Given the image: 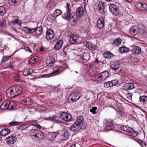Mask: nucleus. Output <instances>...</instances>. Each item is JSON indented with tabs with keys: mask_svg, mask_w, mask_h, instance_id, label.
Masks as SVG:
<instances>
[{
	"mask_svg": "<svg viewBox=\"0 0 147 147\" xmlns=\"http://www.w3.org/2000/svg\"><path fill=\"white\" fill-rule=\"evenodd\" d=\"M84 121V119L83 117L80 116L77 118L76 121L74 123L80 126H81V127L84 129L86 127V125L83 123Z\"/></svg>",
	"mask_w": 147,
	"mask_h": 147,
	"instance_id": "8",
	"label": "nucleus"
},
{
	"mask_svg": "<svg viewBox=\"0 0 147 147\" xmlns=\"http://www.w3.org/2000/svg\"><path fill=\"white\" fill-rule=\"evenodd\" d=\"M115 125L114 124H112L110 125L107 126L105 127V129L107 130H109L112 129L115 127Z\"/></svg>",
	"mask_w": 147,
	"mask_h": 147,
	"instance_id": "48",
	"label": "nucleus"
},
{
	"mask_svg": "<svg viewBox=\"0 0 147 147\" xmlns=\"http://www.w3.org/2000/svg\"><path fill=\"white\" fill-rule=\"evenodd\" d=\"M37 105L38 107L37 108L40 109L42 111H45L44 107L38 104H37Z\"/></svg>",
	"mask_w": 147,
	"mask_h": 147,
	"instance_id": "54",
	"label": "nucleus"
},
{
	"mask_svg": "<svg viewBox=\"0 0 147 147\" xmlns=\"http://www.w3.org/2000/svg\"><path fill=\"white\" fill-rule=\"evenodd\" d=\"M18 122L15 121H13L9 123V125L11 126H14L18 124Z\"/></svg>",
	"mask_w": 147,
	"mask_h": 147,
	"instance_id": "56",
	"label": "nucleus"
},
{
	"mask_svg": "<svg viewBox=\"0 0 147 147\" xmlns=\"http://www.w3.org/2000/svg\"><path fill=\"white\" fill-rule=\"evenodd\" d=\"M19 20L16 17H13L12 19L9 22L11 25H15L19 23Z\"/></svg>",
	"mask_w": 147,
	"mask_h": 147,
	"instance_id": "27",
	"label": "nucleus"
},
{
	"mask_svg": "<svg viewBox=\"0 0 147 147\" xmlns=\"http://www.w3.org/2000/svg\"><path fill=\"white\" fill-rule=\"evenodd\" d=\"M35 33L36 35L40 36L43 34V28L41 27H38L36 28Z\"/></svg>",
	"mask_w": 147,
	"mask_h": 147,
	"instance_id": "25",
	"label": "nucleus"
},
{
	"mask_svg": "<svg viewBox=\"0 0 147 147\" xmlns=\"http://www.w3.org/2000/svg\"><path fill=\"white\" fill-rule=\"evenodd\" d=\"M136 7L138 9L144 11H147V4L141 2H138L136 3Z\"/></svg>",
	"mask_w": 147,
	"mask_h": 147,
	"instance_id": "7",
	"label": "nucleus"
},
{
	"mask_svg": "<svg viewBox=\"0 0 147 147\" xmlns=\"http://www.w3.org/2000/svg\"><path fill=\"white\" fill-rule=\"evenodd\" d=\"M79 93L76 92L70 94L68 98V101L70 102H73L76 101L80 98Z\"/></svg>",
	"mask_w": 147,
	"mask_h": 147,
	"instance_id": "3",
	"label": "nucleus"
},
{
	"mask_svg": "<svg viewBox=\"0 0 147 147\" xmlns=\"http://www.w3.org/2000/svg\"><path fill=\"white\" fill-rule=\"evenodd\" d=\"M121 129L125 131H126L127 134L131 136L136 137L138 134V132L132 128L126 125H123L121 127Z\"/></svg>",
	"mask_w": 147,
	"mask_h": 147,
	"instance_id": "2",
	"label": "nucleus"
},
{
	"mask_svg": "<svg viewBox=\"0 0 147 147\" xmlns=\"http://www.w3.org/2000/svg\"><path fill=\"white\" fill-rule=\"evenodd\" d=\"M18 2V0H9V3L11 5H14Z\"/></svg>",
	"mask_w": 147,
	"mask_h": 147,
	"instance_id": "46",
	"label": "nucleus"
},
{
	"mask_svg": "<svg viewBox=\"0 0 147 147\" xmlns=\"http://www.w3.org/2000/svg\"><path fill=\"white\" fill-rule=\"evenodd\" d=\"M28 125L27 124H24L22 125L21 126L22 130H25L28 127Z\"/></svg>",
	"mask_w": 147,
	"mask_h": 147,
	"instance_id": "62",
	"label": "nucleus"
},
{
	"mask_svg": "<svg viewBox=\"0 0 147 147\" xmlns=\"http://www.w3.org/2000/svg\"><path fill=\"white\" fill-rule=\"evenodd\" d=\"M10 131V129L6 128L2 130L0 132V135L1 136H5L9 134Z\"/></svg>",
	"mask_w": 147,
	"mask_h": 147,
	"instance_id": "24",
	"label": "nucleus"
},
{
	"mask_svg": "<svg viewBox=\"0 0 147 147\" xmlns=\"http://www.w3.org/2000/svg\"><path fill=\"white\" fill-rule=\"evenodd\" d=\"M98 12L101 14H104L105 12V8L98 9Z\"/></svg>",
	"mask_w": 147,
	"mask_h": 147,
	"instance_id": "60",
	"label": "nucleus"
},
{
	"mask_svg": "<svg viewBox=\"0 0 147 147\" xmlns=\"http://www.w3.org/2000/svg\"><path fill=\"white\" fill-rule=\"evenodd\" d=\"M60 118L63 120L68 121L71 119V115L69 113L64 112H62L60 114Z\"/></svg>",
	"mask_w": 147,
	"mask_h": 147,
	"instance_id": "6",
	"label": "nucleus"
},
{
	"mask_svg": "<svg viewBox=\"0 0 147 147\" xmlns=\"http://www.w3.org/2000/svg\"><path fill=\"white\" fill-rule=\"evenodd\" d=\"M104 86L106 88L112 87L111 81L105 83L104 84Z\"/></svg>",
	"mask_w": 147,
	"mask_h": 147,
	"instance_id": "51",
	"label": "nucleus"
},
{
	"mask_svg": "<svg viewBox=\"0 0 147 147\" xmlns=\"http://www.w3.org/2000/svg\"><path fill=\"white\" fill-rule=\"evenodd\" d=\"M17 138L14 136H8L5 139L7 143L9 144H14L16 141Z\"/></svg>",
	"mask_w": 147,
	"mask_h": 147,
	"instance_id": "9",
	"label": "nucleus"
},
{
	"mask_svg": "<svg viewBox=\"0 0 147 147\" xmlns=\"http://www.w3.org/2000/svg\"><path fill=\"white\" fill-rule=\"evenodd\" d=\"M32 126L31 125H30L28 126V127L25 130L26 132L30 134L31 130H32Z\"/></svg>",
	"mask_w": 147,
	"mask_h": 147,
	"instance_id": "53",
	"label": "nucleus"
},
{
	"mask_svg": "<svg viewBox=\"0 0 147 147\" xmlns=\"http://www.w3.org/2000/svg\"><path fill=\"white\" fill-rule=\"evenodd\" d=\"M13 107L11 105L10 102L9 104L6 102H3L0 106V108L2 109H7L8 110H11L13 109Z\"/></svg>",
	"mask_w": 147,
	"mask_h": 147,
	"instance_id": "14",
	"label": "nucleus"
},
{
	"mask_svg": "<svg viewBox=\"0 0 147 147\" xmlns=\"http://www.w3.org/2000/svg\"><path fill=\"white\" fill-rule=\"evenodd\" d=\"M37 60V59L36 57H32L30 59L29 63L31 64H33Z\"/></svg>",
	"mask_w": 147,
	"mask_h": 147,
	"instance_id": "47",
	"label": "nucleus"
},
{
	"mask_svg": "<svg viewBox=\"0 0 147 147\" xmlns=\"http://www.w3.org/2000/svg\"><path fill=\"white\" fill-rule=\"evenodd\" d=\"M63 42L62 40H58L55 44L54 48L56 50H59L62 47Z\"/></svg>",
	"mask_w": 147,
	"mask_h": 147,
	"instance_id": "17",
	"label": "nucleus"
},
{
	"mask_svg": "<svg viewBox=\"0 0 147 147\" xmlns=\"http://www.w3.org/2000/svg\"><path fill=\"white\" fill-rule=\"evenodd\" d=\"M132 52L135 54H139L141 52V49L138 46H134L131 50Z\"/></svg>",
	"mask_w": 147,
	"mask_h": 147,
	"instance_id": "22",
	"label": "nucleus"
},
{
	"mask_svg": "<svg viewBox=\"0 0 147 147\" xmlns=\"http://www.w3.org/2000/svg\"><path fill=\"white\" fill-rule=\"evenodd\" d=\"M112 87L115 86L118 84L119 81L117 80H114L111 81Z\"/></svg>",
	"mask_w": 147,
	"mask_h": 147,
	"instance_id": "45",
	"label": "nucleus"
},
{
	"mask_svg": "<svg viewBox=\"0 0 147 147\" xmlns=\"http://www.w3.org/2000/svg\"><path fill=\"white\" fill-rule=\"evenodd\" d=\"M100 74L101 76L102 80H105L109 76V73L107 71H105L100 73Z\"/></svg>",
	"mask_w": 147,
	"mask_h": 147,
	"instance_id": "28",
	"label": "nucleus"
},
{
	"mask_svg": "<svg viewBox=\"0 0 147 147\" xmlns=\"http://www.w3.org/2000/svg\"><path fill=\"white\" fill-rule=\"evenodd\" d=\"M55 12L54 13V14L56 16L60 15L62 13V11L61 10L57 9L55 11Z\"/></svg>",
	"mask_w": 147,
	"mask_h": 147,
	"instance_id": "50",
	"label": "nucleus"
},
{
	"mask_svg": "<svg viewBox=\"0 0 147 147\" xmlns=\"http://www.w3.org/2000/svg\"><path fill=\"white\" fill-rule=\"evenodd\" d=\"M38 45H36L34 44L33 46V49L34 51H36L38 49Z\"/></svg>",
	"mask_w": 147,
	"mask_h": 147,
	"instance_id": "63",
	"label": "nucleus"
},
{
	"mask_svg": "<svg viewBox=\"0 0 147 147\" xmlns=\"http://www.w3.org/2000/svg\"><path fill=\"white\" fill-rule=\"evenodd\" d=\"M145 27L143 26H140L137 27L136 26H133L129 29L130 33L134 36L138 34L140 35L144 34V33L146 32Z\"/></svg>",
	"mask_w": 147,
	"mask_h": 147,
	"instance_id": "1",
	"label": "nucleus"
},
{
	"mask_svg": "<svg viewBox=\"0 0 147 147\" xmlns=\"http://www.w3.org/2000/svg\"><path fill=\"white\" fill-rule=\"evenodd\" d=\"M119 51L121 53H125L129 51V48L124 47H120L119 49Z\"/></svg>",
	"mask_w": 147,
	"mask_h": 147,
	"instance_id": "35",
	"label": "nucleus"
},
{
	"mask_svg": "<svg viewBox=\"0 0 147 147\" xmlns=\"http://www.w3.org/2000/svg\"><path fill=\"white\" fill-rule=\"evenodd\" d=\"M79 36L77 34H73L71 35L69 38V42L71 44L78 43V38Z\"/></svg>",
	"mask_w": 147,
	"mask_h": 147,
	"instance_id": "12",
	"label": "nucleus"
},
{
	"mask_svg": "<svg viewBox=\"0 0 147 147\" xmlns=\"http://www.w3.org/2000/svg\"><path fill=\"white\" fill-rule=\"evenodd\" d=\"M38 130V129H33L32 128V130H31L30 135L31 136H34L35 137Z\"/></svg>",
	"mask_w": 147,
	"mask_h": 147,
	"instance_id": "38",
	"label": "nucleus"
},
{
	"mask_svg": "<svg viewBox=\"0 0 147 147\" xmlns=\"http://www.w3.org/2000/svg\"><path fill=\"white\" fill-rule=\"evenodd\" d=\"M126 96L128 99L130 100L131 99L132 94L131 93H127L126 94Z\"/></svg>",
	"mask_w": 147,
	"mask_h": 147,
	"instance_id": "57",
	"label": "nucleus"
},
{
	"mask_svg": "<svg viewBox=\"0 0 147 147\" xmlns=\"http://www.w3.org/2000/svg\"><path fill=\"white\" fill-rule=\"evenodd\" d=\"M86 46L89 49L92 51H95L96 49V47L89 42H88Z\"/></svg>",
	"mask_w": 147,
	"mask_h": 147,
	"instance_id": "26",
	"label": "nucleus"
},
{
	"mask_svg": "<svg viewBox=\"0 0 147 147\" xmlns=\"http://www.w3.org/2000/svg\"><path fill=\"white\" fill-rule=\"evenodd\" d=\"M22 104L27 105H30L33 103V101L30 98H25L21 101Z\"/></svg>",
	"mask_w": 147,
	"mask_h": 147,
	"instance_id": "18",
	"label": "nucleus"
},
{
	"mask_svg": "<svg viewBox=\"0 0 147 147\" xmlns=\"http://www.w3.org/2000/svg\"><path fill=\"white\" fill-rule=\"evenodd\" d=\"M45 38L48 40H50L53 38L54 36V31L51 29H47L46 32Z\"/></svg>",
	"mask_w": 147,
	"mask_h": 147,
	"instance_id": "4",
	"label": "nucleus"
},
{
	"mask_svg": "<svg viewBox=\"0 0 147 147\" xmlns=\"http://www.w3.org/2000/svg\"><path fill=\"white\" fill-rule=\"evenodd\" d=\"M54 7L53 5H51V3H49L47 5V8L51 10L53 7Z\"/></svg>",
	"mask_w": 147,
	"mask_h": 147,
	"instance_id": "58",
	"label": "nucleus"
},
{
	"mask_svg": "<svg viewBox=\"0 0 147 147\" xmlns=\"http://www.w3.org/2000/svg\"><path fill=\"white\" fill-rule=\"evenodd\" d=\"M110 66L112 69L115 71L118 70L120 67V64L118 62L114 61L111 62Z\"/></svg>",
	"mask_w": 147,
	"mask_h": 147,
	"instance_id": "11",
	"label": "nucleus"
},
{
	"mask_svg": "<svg viewBox=\"0 0 147 147\" xmlns=\"http://www.w3.org/2000/svg\"><path fill=\"white\" fill-rule=\"evenodd\" d=\"M15 90H13V86L11 87L9 91V93L10 95L11 98H13L16 96H17L18 94L16 93V92H14Z\"/></svg>",
	"mask_w": 147,
	"mask_h": 147,
	"instance_id": "33",
	"label": "nucleus"
},
{
	"mask_svg": "<svg viewBox=\"0 0 147 147\" xmlns=\"http://www.w3.org/2000/svg\"><path fill=\"white\" fill-rule=\"evenodd\" d=\"M89 55L88 53H85L83 54L82 57L81 58V60H83L84 61H86L89 59Z\"/></svg>",
	"mask_w": 147,
	"mask_h": 147,
	"instance_id": "39",
	"label": "nucleus"
},
{
	"mask_svg": "<svg viewBox=\"0 0 147 147\" xmlns=\"http://www.w3.org/2000/svg\"><path fill=\"white\" fill-rule=\"evenodd\" d=\"M137 142L142 147H144V146L145 147H146V146L147 144H146V143L145 142L142 141L141 140H138Z\"/></svg>",
	"mask_w": 147,
	"mask_h": 147,
	"instance_id": "41",
	"label": "nucleus"
},
{
	"mask_svg": "<svg viewBox=\"0 0 147 147\" xmlns=\"http://www.w3.org/2000/svg\"><path fill=\"white\" fill-rule=\"evenodd\" d=\"M6 13L5 8L3 6L0 7V15L3 16Z\"/></svg>",
	"mask_w": 147,
	"mask_h": 147,
	"instance_id": "40",
	"label": "nucleus"
},
{
	"mask_svg": "<svg viewBox=\"0 0 147 147\" xmlns=\"http://www.w3.org/2000/svg\"><path fill=\"white\" fill-rule=\"evenodd\" d=\"M36 30V28H30L29 33H33L34 32H35Z\"/></svg>",
	"mask_w": 147,
	"mask_h": 147,
	"instance_id": "64",
	"label": "nucleus"
},
{
	"mask_svg": "<svg viewBox=\"0 0 147 147\" xmlns=\"http://www.w3.org/2000/svg\"><path fill=\"white\" fill-rule=\"evenodd\" d=\"M6 25V21L2 19L0 21V28L5 26Z\"/></svg>",
	"mask_w": 147,
	"mask_h": 147,
	"instance_id": "42",
	"label": "nucleus"
},
{
	"mask_svg": "<svg viewBox=\"0 0 147 147\" xmlns=\"http://www.w3.org/2000/svg\"><path fill=\"white\" fill-rule=\"evenodd\" d=\"M109 9L113 14L117 16L119 14V10L116 5L111 4L109 6Z\"/></svg>",
	"mask_w": 147,
	"mask_h": 147,
	"instance_id": "5",
	"label": "nucleus"
},
{
	"mask_svg": "<svg viewBox=\"0 0 147 147\" xmlns=\"http://www.w3.org/2000/svg\"><path fill=\"white\" fill-rule=\"evenodd\" d=\"M134 88V84L133 83H127L125 84L123 87V89L126 90H128Z\"/></svg>",
	"mask_w": 147,
	"mask_h": 147,
	"instance_id": "15",
	"label": "nucleus"
},
{
	"mask_svg": "<svg viewBox=\"0 0 147 147\" xmlns=\"http://www.w3.org/2000/svg\"><path fill=\"white\" fill-rule=\"evenodd\" d=\"M54 19V18L52 15L48 16L47 18L48 20L51 22H53Z\"/></svg>",
	"mask_w": 147,
	"mask_h": 147,
	"instance_id": "59",
	"label": "nucleus"
},
{
	"mask_svg": "<svg viewBox=\"0 0 147 147\" xmlns=\"http://www.w3.org/2000/svg\"><path fill=\"white\" fill-rule=\"evenodd\" d=\"M33 69L31 68L26 69H24L22 72V74L25 76H27L30 75L33 73Z\"/></svg>",
	"mask_w": 147,
	"mask_h": 147,
	"instance_id": "21",
	"label": "nucleus"
},
{
	"mask_svg": "<svg viewBox=\"0 0 147 147\" xmlns=\"http://www.w3.org/2000/svg\"><path fill=\"white\" fill-rule=\"evenodd\" d=\"M121 40L120 38H117L114 40L113 42V44L114 46H117L120 45Z\"/></svg>",
	"mask_w": 147,
	"mask_h": 147,
	"instance_id": "36",
	"label": "nucleus"
},
{
	"mask_svg": "<svg viewBox=\"0 0 147 147\" xmlns=\"http://www.w3.org/2000/svg\"><path fill=\"white\" fill-rule=\"evenodd\" d=\"M84 14L83 8L82 7H78L76 11V15L78 17H81Z\"/></svg>",
	"mask_w": 147,
	"mask_h": 147,
	"instance_id": "16",
	"label": "nucleus"
},
{
	"mask_svg": "<svg viewBox=\"0 0 147 147\" xmlns=\"http://www.w3.org/2000/svg\"><path fill=\"white\" fill-rule=\"evenodd\" d=\"M11 56H5L4 55L2 58V62L4 63L7 61L9 59V58H11Z\"/></svg>",
	"mask_w": 147,
	"mask_h": 147,
	"instance_id": "44",
	"label": "nucleus"
},
{
	"mask_svg": "<svg viewBox=\"0 0 147 147\" xmlns=\"http://www.w3.org/2000/svg\"><path fill=\"white\" fill-rule=\"evenodd\" d=\"M13 90H15L16 93L18 94V96L20 95L22 92V88L21 87L19 86H13Z\"/></svg>",
	"mask_w": 147,
	"mask_h": 147,
	"instance_id": "19",
	"label": "nucleus"
},
{
	"mask_svg": "<svg viewBox=\"0 0 147 147\" xmlns=\"http://www.w3.org/2000/svg\"><path fill=\"white\" fill-rule=\"evenodd\" d=\"M64 15L65 18L67 20H68L69 18H74L73 16L71 14L70 11H66Z\"/></svg>",
	"mask_w": 147,
	"mask_h": 147,
	"instance_id": "32",
	"label": "nucleus"
},
{
	"mask_svg": "<svg viewBox=\"0 0 147 147\" xmlns=\"http://www.w3.org/2000/svg\"><path fill=\"white\" fill-rule=\"evenodd\" d=\"M140 101L143 103L144 105L146 106L147 104V96L144 95L142 96H140L139 98Z\"/></svg>",
	"mask_w": 147,
	"mask_h": 147,
	"instance_id": "23",
	"label": "nucleus"
},
{
	"mask_svg": "<svg viewBox=\"0 0 147 147\" xmlns=\"http://www.w3.org/2000/svg\"><path fill=\"white\" fill-rule=\"evenodd\" d=\"M69 137V133L67 131L64 132V133L62 136V137L63 140H66Z\"/></svg>",
	"mask_w": 147,
	"mask_h": 147,
	"instance_id": "43",
	"label": "nucleus"
},
{
	"mask_svg": "<svg viewBox=\"0 0 147 147\" xmlns=\"http://www.w3.org/2000/svg\"><path fill=\"white\" fill-rule=\"evenodd\" d=\"M38 131L35 137L36 138H39L41 140L43 139L44 137V134L41 131L39 130Z\"/></svg>",
	"mask_w": 147,
	"mask_h": 147,
	"instance_id": "30",
	"label": "nucleus"
},
{
	"mask_svg": "<svg viewBox=\"0 0 147 147\" xmlns=\"http://www.w3.org/2000/svg\"><path fill=\"white\" fill-rule=\"evenodd\" d=\"M83 128L81 127L76 123H74L70 127V130L71 131L76 133L79 131L81 129H83Z\"/></svg>",
	"mask_w": 147,
	"mask_h": 147,
	"instance_id": "10",
	"label": "nucleus"
},
{
	"mask_svg": "<svg viewBox=\"0 0 147 147\" xmlns=\"http://www.w3.org/2000/svg\"><path fill=\"white\" fill-rule=\"evenodd\" d=\"M113 55L110 52L107 51L104 52L103 54V56L105 58L110 59L113 56Z\"/></svg>",
	"mask_w": 147,
	"mask_h": 147,
	"instance_id": "31",
	"label": "nucleus"
},
{
	"mask_svg": "<svg viewBox=\"0 0 147 147\" xmlns=\"http://www.w3.org/2000/svg\"><path fill=\"white\" fill-rule=\"evenodd\" d=\"M24 31L28 33H29L30 28L27 27H25L24 28Z\"/></svg>",
	"mask_w": 147,
	"mask_h": 147,
	"instance_id": "61",
	"label": "nucleus"
},
{
	"mask_svg": "<svg viewBox=\"0 0 147 147\" xmlns=\"http://www.w3.org/2000/svg\"><path fill=\"white\" fill-rule=\"evenodd\" d=\"M138 60L135 57H131L129 59L128 62L131 64H135L137 63Z\"/></svg>",
	"mask_w": 147,
	"mask_h": 147,
	"instance_id": "34",
	"label": "nucleus"
},
{
	"mask_svg": "<svg viewBox=\"0 0 147 147\" xmlns=\"http://www.w3.org/2000/svg\"><path fill=\"white\" fill-rule=\"evenodd\" d=\"M104 6V3L102 2H100L99 3L98 5V9L105 8Z\"/></svg>",
	"mask_w": 147,
	"mask_h": 147,
	"instance_id": "52",
	"label": "nucleus"
},
{
	"mask_svg": "<svg viewBox=\"0 0 147 147\" xmlns=\"http://www.w3.org/2000/svg\"><path fill=\"white\" fill-rule=\"evenodd\" d=\"M94 76L95 80L96 81L100 82L102 80L101 76L100 73L98 74V75H94Z\"/></svg>",
	"mask_w": 147,
	"mask_h": 147,
	"instance_id": "37",
	"label": "nucleus"
},
{
	"mask_svg": "<svg viewBox=\"0 0 147 147\" xmlns=\"http://www.w3.org/2000/svg\"><path fill=\"white\" fill-rule=\"evenodd\" d=\"M105 25L104 18L101 17L97 21V26L99 29L103 28Z\"/></svg>",
	"mask_w": 147,
	"mask_h": 147,
	"instance_id": "13",
	"label": "nucleus"
},
{
	"mask_svg": "<svg viewBox=\"0 0 147 147\" xmlns=\"http://www.w3.org/2000/svg\"><path fill=\"white\" fill-rule=\"evenodd\" d=\"M55 62L54 59L51 56H49V59L47 60V63L48 65L49 66H52Z\"/></svg>",
	"mask_w": 147,
	"mask_h": 147,
	"instance_id": "20",
	"label": "nucleus"
},
{
	"mask_svg": "<svg viewBox=\"0 0 147 147\" xmlns=\"http://www.w3.org/2000/svg\"><path fill=\"white\" fill-rule=\"evenodd\" d=\"M51 118L52 121L55 123H61V121L59 120V117L56 115H53Z\"/></svg>",
	"mask_w": 147,
	"mask_h": 147,
	"instance_id": "29",
	"label": "nucleus"
},
{
	"mask_svg": "<svg viewBox=\"0 0 147 147\" xmlns=\"http://www.w3.org/2000/svg\"><path fill=\"white\" fill-rule=\"evenodd\" d=\"M97 109V107H92L90 110V111L93 114H95L96 113V110Z\"/></svg>",
	"mask_w": 147,
	"mask_h": 147,
	"instance_id": "49",
	"label": "nucleus"
},
{
	"mask_svg": "<svg viewBox=\"0 0 147 147\" xmlns=\"http://www.w3.org/2000/svg\"><path fill=\"white\" fill-rule=\"evenodd\" d=\"M58 134V132H52L51 133V137L53 138H55Z\"/></svg>",
	"mask_w": 147,
	"mask_h": 147,
	"instance_id": "55",
	"label": "nucleus"
}]
</instances>
